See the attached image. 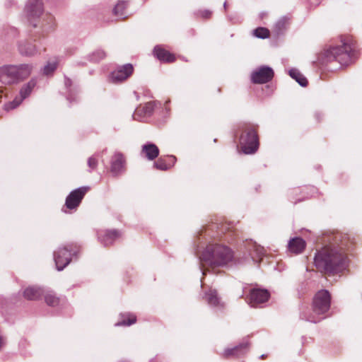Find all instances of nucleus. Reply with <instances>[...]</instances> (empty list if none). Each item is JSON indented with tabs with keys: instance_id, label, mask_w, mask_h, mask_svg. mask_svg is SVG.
<instances>
[{
	"instance_id": "obj_1",
	"label": "nucleus",
	"mask_w": 362,
	"mask_h": 362,
	"mask_svg": "<svg viewBox=\"0 0 362 362\" xmlns=\"http://www.w3.org/2000/svg\"><path fill=\"white\" fill-rule=\"evenodd\" d=\"M328 245L317 252L315 264L321 272L334 275L346 269L349 259L346 251L354 245V239L347 234L332 233L327 236Z\"/></svg>"
},
{
	"instance_id": "obj_2",
	"label": "nucleus",
	"mask_w": 362,
	"mask_h": 362,
	"mask_svg": "<svg viewBox=\"0 0 362 362\" xmlns=\"http://www.w3.org/2000/svg\"><path fill=\"white\" fill-rule=\"evenodd\" d=\"M339 42L337 45L325 49L319 54L318 60L320 63L335 60L342 66H347L357 57L356 43L352 35H340Z\"/></svg>"
},
{
	"instance_id": "obj_3",
	"label": "nucleus",
	"mask_w": 362,
	"mask_h": 362,
	"mask_svg": "<svg viewBox=\"0 0 362 362\" xmlns=\"http://www.w3.org/2000/svg\"><path fill=\"white\" fill-rule=\"evenodd\" d=\"M33 68L29 64L4 65L0 67V81L6 85L18 83L30 75Z\"/></svg>"
},
{
	"instance_id": "obj_4",
	"label": "nucleus",
	"mask_w": 362,
	"mask_h": 362,
	"mask_svg": "<svg viewBox=\"0 0 362 362\" xmlns=\"http://www.w3.org/2000/svg\"><path fill=\"white\" fill-rule=\"evenodd\" d=\"M242 133L239 139V143L243 152L245 154H252L259 148L258 126L257 124L247 123L241 127Z\"/></svg>"
},
{
	"instance_id": "obj_5",
	"label": "nucleus",
	"mask_w": 362,
	"mask_h": 362,
	"mask_svg": "<svg viewBox=\"0 0 362 362\" xmlns=\"http://www.w3.org/2000/svg\"><path fill=\"white\" fill-rule=\"evenodd\" d=\"M206 255L209 264L213 266H223L233 258L229 247L220 244H209L206 248Z\"/></svg>"
},
{
	"instance_id": "obj_6",
	"label": "nucleus",
	"mask_w": 362,
	"mask_h": 362,
	"mask_svg": "<svg viewBox=\"0 0 362 362\" xmlns=\"http://www.w3.org/2000/svg\"><path fill=\"white\" fill-rule=\"evenodd\" d=\"M79 251L76 245H68L60 247L54 254V259L57 270L62 271L71 260L72 256H76Z\"/></svg>"
},
{
	"instance_id": "obj_7",
	"label": "nucleus",
	"mask_w": 362,
	"mask_h": 362,
	"mask_svg": "<svg viewBox=\"0 0 362 362\" xmlns=\"http://www.w3.org/2000/svg\"><path fill=\"white\" fill-rule=\"evenodd\" d=\"M88 191V187H79L71 191L66 197L62 211L64 213H68L69 211H76Z\"/></svg>"
},
{
	"instance_id": "obj_8",
	"label": "nucleus",
	"mask_w": 362,
	"mask_h": 362,
	"mask_svg": "<svg viewBox=\"0 0 362 362\" xmlns=\"http://www.w3.org/2000/svg\"><path fill=\"white\" fill-rule=\"evenodd\" d=\"M331 296L327 290L319 291L314 296L313 310L317 315H322L330 308Z\"/></svg>"
},
{
	"instance_id": "obj_9",
	"label": "nucleus",
	"mask_w": 362,
	"mask_h": 362,
	"mask_svg": "<svg viewBox=\"0 0 362 362\" xmlns=\"http://www.w3.org/2000/svg\"><path fill=\"white\" fill-rule=\"evenodd\" d=\"M44 11L42 0H28L25 4L23 13L28 21L37 20Z\"/></svg>"
},
{
	"instance_id": "obj_10",
	"label": "nucleus",
	"mask_w": 362,
	"mask_h": 362,
	"mask_svg": "<svg viewBox=\"0 0 362 362\" xmlns=\"http://www.w3.org/2000/svg\"><path fill=\"white\" fill-rule=\"evenodd\" d=\"M127 169V158L120 151H115L110 157V170L115 176L123 173Z\"/></svg>"
},
{
	"instance_id": "obj_11",
	"label": "nucleus",
	"mask_w": 362,
	"mask_h": 362,
	"mask_svg": "<svg viewBox=\"0 0 362 362\" xmlns=\"http://www.w3.org/2000/svg\"><path fill=\"white\" fill-rule=\"evenodd\" d=\"M274 73L272 68L261 66L251 74V81L255 84H262L270 81L274 77Z\"/></svg>"
},
{
	"instance_id": "obj_12",
	"label": "nucleus",
	"mask_w": 362,
	"mask_h": 362,
	"mask_svg": "<svg viewBox=\"0 0 362 362\" xmlns=\"http://www.w3.org/2000/svg\"><path fill=\"white\" fill-rule=\"evenodd\" d=\"M134 72V67L131 64L119 66L111 73L110 79L114 83H119L127 80Z\"/></svg>"
},
{
	"instance_id": "obj_13",
	"label": "nucleus",
	"mask_w": 362,
	"mask_h": 362,
	"mask_svg": "<svg viewBox=\"0 0 362 362\" xmlns=\"http://www.w3.org/2000/svg\"><path fill=\"white\" fill-rule=\"evenodd\" d=\"M204 299L208 303L209 305L218 308L220 309L225 308V303L221 301V298L218 295V291L216 289L213 288L212 287L208 288L207 290L204 291Z\"/></svg>"
},
{
	"instance_id": "obj_14",
	"label": "nucleus",
	"mask_w": 362,
	"mask_h": 362,
	"mask_svg": "<svg viewBox=\"0 0 362 362\" xmlns=\"http://www.w3.org/2000/svg\"><path fill=\"white\" fill-rule=\"evenodd\" d=\"M153 54L154 57L163 63H173L176 60L175 55L160 45L154 47Z\"/></svg>"
},
{
	"instance_id": "obj_15",
	"label": "nucleus",
	"mask_w": 362,
	"mask_h": 362,
	"mask_svg": "<svg viewBox=\"0 0 362 362\" xmlns=\"http://www.w3.org/2000/svg\"><path fill=\"white\" fill-rule=\"evenodd\" d=\"M269 298V293L267 290L255 288L252 289L250 293V304L255 307L258 304L267 301Z\"/></svg>"
},
{
	"instance_id": "obj_16",
	"label": "nucleus",
	"mask_w": 362,
	"mask_h": 362,
	"mask_svg": "<svg viewBox=\"0 0 362 362\" xmlns=\"http://www.w3.org/2000/svg\"><path fill=\"white\" fill-rule=\"evenodd\" d=\"M120 236V233L117 230H104L100 231L98 238L105 245L108 246L112 245Z\"/></svg>"
},
{
	"instance_id": "obj_17",
	"label": "nucleus",
	"mask_w": 362,
	"mask_h": 362,
	"mask_svg": "<svg viewBox=\"0 0 362 362\" xmlns=\"http://www.w3.org/2000/svg\"><path fill=\"white\" fill-rule=\"evenodd\" d=\"M64 86L67 90L66 99L70 103L77 100L80 93L78 86L74 84L72 80L66 76L64 77Z\"/></svg>"
},
{
	"instance_id": "obj_18",
	"label": "nucleus",
	"mask_w": 362,
	"mask_h": 362,
	"mask_svg": "<svg viewBox=\"0 0 362 362\" xmlns=\"http://www.w3.org/2000/svg\"><path fill=\"white\" fill-rule=\"evenodd\" d=\"M305 247V242L301 238H293L290 240L288 245V251L293 254L301 253Z\"/></svg>"
},
{
	"instance_id": "obj_19",
	"label": "nucleus",
	"mask_w": 362,
	"mask_h": 362,
	"mask_svg": "<svg viewBox=\"0 0 362 362\" xmlns=\"http://www.w3.org/2000/svg\"><path fill=\"white\" fill-rule=\"evenodd\" d=\"M18 51L20 54L25 57H33L37 53L36 46L27 41L22 42L18 45Z\"/></svg>"
},
{
	"instance_id": "obj_20",
	"label": "nucleus",
	"mask_w": 362,
	"mask_h": 362,
	"mask_svg": "<svg viewBox=\"0 0 362 362\" xmlns=\"http://www.w3.org/2000/svg\"><path fill=\"white\" fill-rule=\"evenodd\" d=\"M45 293L42 288L37 286H30L23 293L24 297L30 300H38Z\"/></svg>"
},
{
	"instance_id": "obj_21",
	"label": "nucleus",
	"mask_w": 362,
	"mask_h": 362,
	"mask_svg": "<svg viewBox=\"0 0 362 362\" xmlns=\"http://www.w3.org/2000/svg\"><path fill=\"white\" fill-rule=\"evenodd\" d=\"M128 2L125 1H119L113 9L114 15L119 18V20H125L129 13L127 11Z\"/></svg>"
},
{
	"instance_id": "obj_22",
	"label": "nucleus",
	"mask_w": 362,
	"mask_h": 362,
	"mask_svg": "<svg viewBox=\"0 0 362 362\" xmlns=\"http://www.w3.org/2000/svg\"><path fill=\"white\" fill-rule=\"evenodd\" d=\"M142 153L148 160H154L159 154V149L153 144H147L142 146Z\"/></svg>"
},
{
	"instance_id": "obj_23",
	"label": "nucleus",
	"mask_w": 362,
	"mask_h": 362,
	"mask_svg": "<svg viewBox=\"0 0 362 362\" xmlns=\"http://www.w3.org/2000/svg\"><path fill=\"white\" fill-rule=\"evenodd\" d=\"M37 84L35 78L30 79L26 84L23 85L20 90V96L24 100L30 95Z\"/></svg>"
},
{
	"instance_id": "obj_24",
	"label": "nucleus",
	"mask_w": 362,
	"mask_h": 362,
	"mask_svg": "<svg viewBox=\"0 0 362 362\" xmlns=\"http://www.w3.org/2000/svg\"><path fill=\"white\" fill-rule=\"evenodd\" d=\"M121 320L116 325L117 326H130L136 322V317L134 314L127 313L121 315Z\"/></svg>"
},
{
	"instance_id": "obj_25",
	"label": "nucleus",
	"mask_w": 362,
	"mask_h": 362,
	"mask_svg": "<svg viewBox=\"0 0 362 362\" xmlns=\"http://www.w3.org/2000/svg\"><path fill=\"white\" fill-rule=\"evenodd\" d=\"M289 74L300 86H306L308 85V81H307L306 78L297 69H291L289 71Z\"/></svg>"
},
{
	"instance_id": "obj_26",
	"label": "nucleus",
	"mask_w": 362,
	"mask_h": 362,
	"mask_svg": "<svg viewBox=\"0 0 362 362\" xmlns=\"http://www.w3.org/2000/svg\"><path fill=\"white\" fill-rule=\"evenodd\" d=\"M265 254L264 248L260 245H254L251 253L252 259L255 261L260 262Z\"/></svg>"
},
{
	"instance_id": "obj_27",
	"label": "nucleus",
	"mask_w": 362,
	"mask_h": 362,
	"mask_svg": "<svg viewBox=\"0 0 362 362\" xmlns=\"http://www.w3.org/2000/svg\"><path fill=\"white\" fill-rule=\"evenodd\" d=\"M45 300L46 303L49 306H56L59 304V299L52 291H45Z\"/></svg>"
},
{
	"instance_id": "obj_28",
	"label": "nucleus",
	"mask_w": 362,
	"mask_h": 362,
	"mask_svg": "<svg viewBox=\"0 0 362 362\" xmlns=\"http://www.w3.org/2000/svg\"><path fill=\"white\" fill-rule=\"evenodd\" d=\"M58 65L57 62H48L42 69V73L44 75L48 76L56 70Z\"/></svg>"
},
{
	"instance_id": "obj_29",
	"label": "nucleus",
	"mask_w": 362,
	"mask_h": 362,
	"mask_svg": "<svg viewBox=\"0 0 362 362\" xmlns=\"http://www.w3.org/2000/svg\"><path fill=\"white\" fill-rule=\"evenodd\" d=\"M153 165L157 170H168L171 168V165L166 163L165 160L161 158L158 159Z\"/></svg>"
},
{
	"instance_id": "obj_30",
	"label": "nucleus",
	"mask_w": 362,
	"mask_h": 362,
	"mask_svg": "<svg viewBox=\"0 0 362 362\" xmlns=\"http://www.w3.org/2000/svg\"><path fill=\"white\" fill-rule=\"evenodd\" d=\"M254 35L260 38H266L269 35V31L265 28H257L254 30Z\"/></svg>"
},
{
	"instance_id": "obj_31",
	"label": "nucleus",
	"mask_w": 362,
	"mask_h": 362,
	"mask_svg": "<svg viewBox=\"0 0 362 362\" xmlns=\"http://www.w3.org/2000/svg\"><path fill=\"white\" fill-rule=\"evenodd\" d=\"M23 100V99L19 96L16 97L13 101L5 105V109L6 110H13L17 107Z\"/></svg>"
},
{
	"instance_id": "obj_32",
	"label": "nucleus",
	"mask_w": 362,
	"mask_h": 362,
	"mask_svg": "<svg viewBox=\"0 0 362 362\" xmlns=\"http://www.w3.org/2000/svg\"><path fill=\"white\" fill-rule=\"evenodd\" d=\"M28 30L30 32V35L31 37H36L40 35L41 28L38 26L39 24H28Z\"/></svg>"
},
{
	"instance_id": "obj_33",
	"label": "nucleus",
	"mask_w": 362,
	"mask_h": 362,
	"mask_svg": "<svg viewBox=\"0 0 362 362\" xmlns=\"http://www.w3.org/2000/svg\"><path fill=\"white\" fill-rule=\"evenodd\" d=\"M93 56L94 59H92V61L99 62L100 60L103 59L106 57V54L102 49H97L93 52Z\"/></svg>"
},
{
	"instance_id": "obj_34",
	"label": "nucleus",
	"mask_w": 362,
	"mask_h": 362,
	"mask_svg": "<svg viewBox=\"0 0 362 362\" xmlns=\"http://www.w3.org/2000/svg\"><path fill=\"white\" fill-rule=\"evenodd\" d=\"M197 15L199 17L202 18L204 20H208L211 18V16L212 15V12L210 11L209 10L203 9V10H199L197 12Z\"/></svg>"
},
{
	"instance_id": "obj_35",
	"label": "nucleus",
	"mask_w": 362,
	"mask_h": 362,
	"mask_svg": "<svg viewBox=\"0 0 362 362\" xmlns=\"http://www.w3.org/2000/svg\"><path fill=\"white\" fill-rule=\"evenodd\" d=\"M233 226L228 223H224L218 227L219 231L222 233H226L227 232H230L233 230Z\"/></svg>"
},
{
	"instance_id": "obj_36",
	"label": "nucleus",
	"mask_w": 362,
	"mask_h": 362,
	"mask_svg": "<svg viewBox=\"0 0 362 362\" xmlns=\"http://www.w3.org/2000/svg\"><path fill=\"white\" fill-rule=\"evenodd\" d=\"M154 103L153 102H148L146 103L144 106V112L146 115H150L153 112L154 110Z\"/></svg>"
},
{
	"instance_id": "obj_37",
	"label": "nucleus",
	"mask_w": 362,
	"mask_h": 362,
	"mask_svg": "<svg viewBox=\"0 0 362 362\" xmlns=\"http://www.w3.org/2000/svg\"><path fill=\"white\" fill-rule=\"evenodd\" d=\"M243 347H244V346H243V345H240V346H235V347H234V348H233V349H227V350H226V351H225V355H226V356H230V355H235V354H236L237 351H238L240 349H242V348H243Z\"/></svg>"
},
{
	"instance_id": "obj_38",
	"label": "nucleus",
	"mask_w": 362,
	"mask_h": 362,
	"mask_svg": "<svg viewBox=\"0 0 362 362\" xmlns=\"http://www.w3.org/2000/svg\"><path fill=\"white\" fill-rule=\"evenodd\" d=\"M291 20H292V18H291V16H286L283 17L281 21H282V23H286V22L290 21Z\"/></svg>"
},
{
	"instance_id": "obj_39",
	"label": "nucleus",
	"mask_w": 362,
	"mask_h": 362,
	"mask_svg": "<svg viewBox=\"0 0 362 362\" xmlns=\"http://www.w3.org/2000/svg\"><path fill=\"white\" fill-rule=\"evenodd\" d=\"M308 321H310V322H312L316 323V322H319V321H320V319L315 320V319H310V318H308Z\"/></svg>"
},
{
	"instance_id": "obj_40",
	"label": "nucleus",
	"mask_w": 362,
	"mask_h": 362,
	"mask_svg": "<svg viewBox=\"0 0 362 362\" xmlns=\"http://www.w3.org/2000/svg\"><path fill=\"white\" fill-rule=\"evenodd\" d=\"M87 164L89 167H90V157H89L88 159H87Z\"/></svg>"
},
{
	"instance_id": "obj_41",
	"label": "nucleus",
	"mask_w": 362,
	"mask_h": 362,
	"mask_svg": "<svg viewBox=\"0 0 362 362\" xmlns=\"http://www.w3.org/2000/svg\"><path fill=\"white\" fill-rule=\"evenodd\" d=\"M3 344H4L3 339H2V337H0V347L2 346Z\"/></svg>"
},
{
	"instance_id": "obj_42",
	"label": "nucleus",
	"mask_w": 362,
	"mask_h": 362,
	"mask_svg": "<svg viewBox=\"0 0 362 362\" xmlns=\"http://www.w3.org/2000/svg\"><path fill=\"white\" fill-rule=\"evenodd\" d=\"M91 165H92V168H93V166L95 165V162L94 161L93 158H92V163H91Z\"/></svg>"
},
{
	"instance_id": "obj_43",
	"label": "nucleus",
	"mask_w": 362,
	"mask_h": 362,
	"mask_svg": "<svg viewBox=\"0 0 362 362\" xmlns=\"http://www.w3.org/2000/svg\"><path fill=\"white\" fill-rule=\"evenodd\" d=\"M170 158L171 159H173V161H175V160H176V158H175V156H171Z\"/></svg>"
},
{
	"instance_id": "obj_44",
	"label": "nucleus",
	"mask_w": 362,
	"mask_h": 362,
	"mask_svg": "<svg viewBox=\"0 0 362 362\" xmlns=\"http://www.w3.org/2000/svg\"><path fill=\"white\" fill-rule=\"evenodd\" d=\"M226 6H228V4H226V3L224 4V7L225 8H226Z\"/></svg>"
},
{
	"instance_id": "obj_45",
	"label": "nucleus",
	"mask_w": 362,
	"mask_h": 362,
	"mask_svg": "<svg viewBox=\"0 0 362 362\" xmlns=\"http://www.w3.org/2000/svg\"><path fill=\"white\" fill-rule=\"evenodd\" d=\"M226 6H228V4H226V3L224 4V7L225 8H226Z\"/></svg>"
},
{
	"instance_id": "obj_46",
	"label": "nucleus",
	"mask_w": 362,
	"mask_h": 362,
	"mask_svg": "<svg viewBox=\"0 0 362 362\" xmlns=\"http://www.w3.org/2000/svg\"><path fill=\"white\" fill-rule=\"evenodd\" d=\"M202 288H203L204 289L205 288V286H204V284H202Z\"/></svg>"
}]
</instances>
